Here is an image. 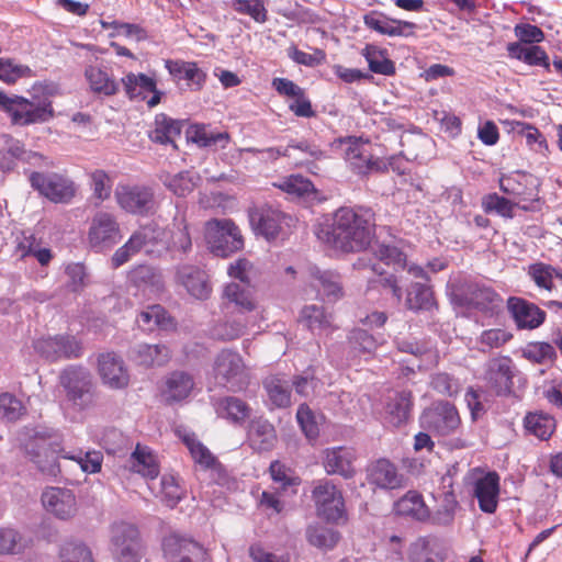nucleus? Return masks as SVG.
Listing matches in <instances>:
<instances>
[{"label": "nucleus", "mask_w": 562, "mask_h": 562, "mask_svg": "<svg viewBox=\"0 0 562 562\" xmlns=\"http://www.w3.org/2000/svg\"><path fill=\"white\" fill-rule=\"evenodd\" d=\"M317 237L336 249L360 251L370 245L372 224L368 214L340 207L334 213L331 224L317 232Z\"/></svg>", "instance_id": "obj_1"}, {"label": "nucleus", "mask_w": 562, "mask_h": 562, "mask_svg": "<svg viewBox=\"0 0 562 562\" xmlns=\"http://www.w3.org/2000/svg\"><path fill=\"white\" fill-rule=\"evenodd\" d=\"M194 387L193 378L184 371H173L166 375L159 387L161 398L173 404L186 400Z\"/></svg>", "instance_id": "obj_22"}, {"label": "nucleus", "mask_w": 562, "mask_h": 562, "mask_svg": "<svg viewBox=\"0 0 562 562\" xmlns=\"http://www.w3.org/2000/svg\"><path fill=\"white\" fill-rule=\"evenodd\" d=\"M130 469L142 476L154 480L159 474V465L156 456L146 447L137 445L128 459Z\"/></svg>", "instance_id": "obj_32"}, {"label": "nucleus", "mask_w": 562, "mask_h": 562, "mask_svg": "<svg viewBox=\"0 0 562 562\" xmlns=\"http://www.w3.org/2000/svg\"><path fill=\"white\" fill-rule=\"evenodd\" d=\"M122 85L124 87L126 95L133 99L145 100L146 94L149 91H155L156 81L154 78L145 74L128 72L122 78Z\"/></svg>", "instance_id": "obj_40"}, {"label": "nucleus", "mask_w": 562, "mask_h": 562, "mask_svg": "<svg viewBox=\"0 0 562 562\" xmlns=\"http://www.w3.org/2000/svg\"><path fill=\"white\" fill-rule=\"evenodd\" d=\"M413 407L411 391H398L393 396H390L385 406V420L398 427L406 423Z\"/></svg>", "instance_id": "obj_28"}, {"label": "nucleus", "mask_w": 562, "mask_h": 562, "mask_svg": "<svg viewBox=\"0 0 562 562\" xmlns=\"http://www.w3.org/2000/svg\"><path fill=\"white\" fill-rule=\"evenodd\" d=\"M363 56L366 57L369 64V69L372 72L385 76H390L395 72L394 63L386 58L378 48L373 46H367L363 49Z\"/></svg>", "instance_id": "obj_58"}, {"label": "nucleus", "mask_w": 562, "mask_h": 562, "mask_svg": "<svg viewBox=\"0 0 562 562\" xmlns=\"http://www.w3.org/2000/svg\"><path fill=\"white\" fill-rule=\"evenodd\" d=\"M368 481L376 487L394 490L402 486L403 477L393 463L380 459L368 468Z\"/></svg>", "instance_id": "obj_26"}, {"label": "nucleus", "mask_w": 562, "mask_h": 562, "mask_svg": "<svg viewBox=\"0 0 562 562\" xmlns=\"http://www.w3.org/2000/svg\"><path fill=\"white\" fill-rule=\"evenodd\" d=\"M31 186L53 202H67L76 192L74 182L59 173L32 172Z\"/></svg>", "instance_id": "obj_11"}, {"label": "nucleus", "mask_w": 562, "mask_h": 562, "mask_svg": "<svg viewBox=\"0 0 562 562\" xmlns=\"http://www.w3.org/2000/svg\"><path fill=\"white\" fill-rule=\"evenodd\" d=\"M348 342L355 356H370L376 348L374 337L363 329L351 330Z\"/></svg>", "instance_id": "obj_56"}, {"label": "nucleus", "mask_w": 562, "mask_h": 562, "mask_svg": "<svg viewBox=\"0 0 562 562\" xmlns=\"http://www.w3.org/2000/svg\"><path fill=\"white\" fill-rule=\"evenodd\" d=\"M137 323L144 330H153L156 327L168 328L172 319L161 305H151L140 312Z\"/></svg>", "instance_id": "obj_46"}, {"label": "nucleus", "mask_w": 562, "mask_h": 562, "mask_svg": "<svg viewBox=\"0 0 562 562\" xmlns=\"http://www.w3.org/2000/svg\"><path fill=\"white\" fill-rule=\"evenodd\" d=\"M515 206H519V204L513 203L510 200L497 193L486 194L482 199V207L485 213H496L504 218H513L515 216Z\"/></svg>", "instance_id": "obj_50"}, {"label": "nucleus", "mask_w": 562, "mask_h": 562, "mask_svg": "<svg viewBox=\"0 0 562 562\" xmlns=\"http://www.w3.org/2000/svg\"><path fill=\"white\" fill-rule=\"evenodd\" d=\"M406 307L412 311L430 310L435 305L430 286L422 282H414L407 290Z\"/></svg>", "instance_id": "obj_43"}, {"label": "nucleus", "mask_w": 562, "mask_h": 562, "mask_svg": "<svg viewBox=\"0 0 562 562\" xmlns=\"http://www.w3.org/2000/svg\"><path fill=\"white\" fill-rule=\"evenodd\" d=\"M218 417L228 423L241 426L252 413L247 402L236 396H224L214 404Z\"/></svg>", "instance_id": "obj_27"}, {"label": "nucleus", "mask_w": 562, "mask_h": 562, "mask_svg": "<svg viewBox=\"0 0 562 562\" xmlns=\"http://www.w3.org/2000/svg\"><path fill=\"white\" fill-rule=\"evenodd\" d=\"M222 297L227 304H233L239 312H251L256 308L252 291L247 284L231 282L222 292Z\"/></svg>", "instance_id": "obj_37"}, {"label": "nucleus", "mask_w": 562, "mask_h": 562, "mask_svg": "<svg viewBox=\"0 0 562 562\" xmlns=\"http://www.w3.org/2000/svg\"><path fill=\"white\" fill-rule=\"evenodd\" d=\"M98 373L102 383L109 389L123 390L128 386V368L124 359L114 351L102 352L98 356Z\"/></svg>", "instance_id": "obj_12"}, {"label": "nucleus", "mask_w": 562, "mask_h": 562, "mask_svg": "<svg viewBox=\"0 0 562 562\" xmlns=\"http://www.w3.org/2000/svg\"><path fill=\"white\" fill-rule=\"evenodd\" d=\"M249 223L256 235L267 240L276 239L282 231L285 215L272 206L261 205L249 210Z\"/></svg>", "instance_id": "obj_16"}, {"label": "nucleus", "mask_w": 562, "mask_h": 562, "mask_svg": "<svg viewBox=\"0 0 562 562\" xmlns=\"http://www.w3.org/2000/svg\"><path fill=\"white\" fill-rule=\"evenodd\" d=\"M311 286L316 290V296L328 302H336L342 297L341 278L330 270H321L317 267L310 268Z\"/></svg>", "instance_id": "obj_21"}, {"label": "nucleus", "mask_w": 562, "mask_h": 562, "mask_svg": "<svg viewBox=\"0 0 562 562\" xmlns=\"http://www.w3.org/2000/svg\"><path fill=\"white\" fill-rule=\"evenodd\" d=\"M408 562H443L447 558L441 541L431 536L419 537L408 548Z\"/></svg>", "instance_id": "obj_24"}, {"label": "nucleus", "mask_w": 562, "mask_h": 562, "mask_svg": "<svg viewBox=\"0 0 562 562\" xmlns=\"http://www.w3.org/2000/svg\"><path fill=\"white\" fill-rule=\"evenodd\" d=\"M32 69L22 64L15 63L11 58H0V80L5 83H15L21 78L33 77Z\"/></svg>", "instance_id": "obj_54"}, {"label": "nucleus", "mask_w": 562, "mask_h": 562, "mask_svg": "<svg viewBox=\"0 0 562 562\" xmlns=\"http://www.w3.org/2000/svg\"><path fill=\"white\" fill-rule=\"evenodd\" d=\"M132 357L137 364L149 368L166 364L171 358V352L162 344H139L134 347Z\"/></svg>", "instance_id": "obj_31"}, {"label": "nucleus", "mask_w": 562, "mask_h": 562, "mask_svg": "<svg viewBox=\"0 0 562 562\" xmlns=\"http://www.w3.org/2000/svg\"><path fill=\"white\" fill-rule=\"evenodd\" d=\"M364 24L380 34L401 37L413 36L417 27L413 22L391 19L376 12L364 15Z\"/></svg>", "instance_id": "obj_23"}, {"label": "nucleus", "mask_w": 562, "mask_h": 562, "mask_svg": "<svg viewBox=\"0 0 562 562\" xmlns=\"http://www.w3.org/2000/svg\"><path fill=\"white\" fill-rule=\"evenodd\" d=\"M32 69L22 64L15 63L11 58H0V80L5 83H15L21 78L33 77Z\"/></svg>", "instance_id": "obj_55"}, {"label": "nucleus", "mask_w": 562, "mask_h": 562, "mask_svg": "<svg viewBox=\"0 0 562 562\" xmlns=\"http://www.w3.org/2000/svg\"><path fill=\"white\" fill-rule=\"evenodd\" d=\"M164 557L168 562H207L205 549L196 541L177 533L162 540Z\"/></svg>", "instance_id": "obj_10"}, {"label": "nucleus", "mask_w": 562, "mask_h": 562, "mask_svg": "<svg viewBox=\"0 0 562 562\" xmlns=\"http://www.w3.org/2000/svg\"><path fill=\"white\" fill-rule=\"evenodd\" d=\"M42 503L47 512L59 519H69L77 512L76 497L72 491L67 488H47L42 494Z\"/></svg>", "instance_id": "obj_20"}, {"label": "nucleus", "mask_w": 562, "mask_h": 562, "mask_svg": "<svg viewBox=\"0 0 562 562\" xmlns=\"http://www.w3.org/2000/svg\"><path fill=\"white\" fill-rule=\"evenodd\" d=\"M189 138L200 147H209L214 150L223 149L229 140L227 133H214L205 126H193L190 131Z\"/></svg>", "instance_id": "obj_44"}, {"label": "nucleus", "mask_w": 562, "mask_h": 562, "mask_svg": "<svg viewBox=\"0 0 562 562\" xmlns=\"http://www.w3.org/2000/svg\"><path fill=\"white\" fill-rule=\"evenodd\" d=\"M85 78L90 90L99 95L111 97L117 93L119 82L103 68L90 65L85 69Z\"/></svg>", "instance_id": "obj_29"}, {"label": "nucleus", "mask_w": 562, "mask_h": 562, "mask_svg": "<svg viewBox=\"0 0 562 562\" xmlns=\"http://www.w3.org/2000/svg\"><path fill=\"white\" fill-rule=\"evenodd\" d=\"M312 499L315 503L316 513L329 522H338L345 518L346 508L342 493L328 480L315 483L312 490Z\"/></svg>", "instance_id": "obj_7"}, {"label": "nucleus", "mask_w": 562, "mask_h": 562, "mask_svg": "<svg viewBox=\"0 0 562 562\" xmlns=\"http://www.w3.org/2000/svg\"><path fill=\"white\" fill-rule=\"evenodd\" d=\"M64 459L76 461L86 473H98L101 470L103 456L100 451H78L63 454Z\"/></svg>", "instance_id": "obj_57"}, {"label": "nucleus", "mask_w": 562, "mask_h": 562, "mask_svg": "<svg viewBox=\"0 0 562 562\" xmlns=\"http://www.w3.org/2000/svg\"><path fill=\"white\" fill-rule=\"evenodd\" d=\"M356 453L349 447L326 448L322 453V463L327 474H338L344 479H351L356 474L353 462Z\"/></svg>", "instance_id": "obj_17"}, {"label": "nucleus", "mask_w": 562, "mask_h": 562, "mask_svg": "<svg viewBox=\"0 0 562 562\" xmlns=\"http://www.w3.org/2000/svg\"><path fill=\"white\" fill-rule=\"evenodd\" d=\"M527 276L535 284L547 291H552L553 279L562 281V271L544 262H535L528 266Z\"/></svg>", "instance_id": "obj_42"}, {"label": "nucleus", "mask_w": 562, "mask_h": 562, "mask_svg": "<svg viewBox=\"0 0 562 562\" xmlns=\"http://www.w3.org/2000/svg\"><path fill=\"white\" fill-rule=\"evenodd\" d=\"M213 373L218 384L232 392L246 390L250 381L249 368L243 357L232 349H223L216 355Z\"/></svg>", "instance_id": "obj_3"}, {"label": "nucleus", "mask_w": 562, "mask_h": 562, "mask_svg": "<svg viewBox=\"0 0 562 562\" xmlns=\"http://www.w3.org/2000/svg\"><path fill=\"white\" fill-rule=\"evenodd\" d=\"M176 279L191 296L198 300H206L212 292L207 273L198 266L182 265L178 267Z\"/></svg>", "instance_id": "obj_18"}, {"label": "nucleus", "mask_w": 562, "mask_h": 562, "mask_svg": "<svg viewBox=\"0 0 562 562\" xmlns=\"http://www.w3.org/2000/svg\"><path fill=\"white\" fill-rule=\"evenodd\" d=\"M165 66L176 81L186 80L188 86L196 88L204 82L205 75L195 63L169 59Z\"/></svg>", "instance_id": "obj_36"}, {"label": "nucleus", "mask_w": 562, "mask_h": 562, "mask_svg": "<svg viewBox=\"0 0 562 562\" xmlns=\"http://www.w3.org/2000/svg\"><path fill=\"white\" fill-rule=\"evenodd\" d=\"M205 237L212 252L220 257H227L244 246L240 231L231 220L209 222Z\"/></svg>", "instance_id": "obj_6"}, {"label": "nucleus", "mask_w": 562, "mask_h": 562, "mask_svg": "<svg viewBox=\"0 0 562 562\" xmlns=\"http://www.w3.org/2000/svg\"><path fill=\"white\" fill-rule=\"evenodd\" d=\"M395 512L401 516L411 517L417 521L426 522L430 518V510L423 496L417 492H408L395 503Z\"/></svg>", "instance_id": "obj_34"}, {"label": "nucleus", "mask_w": 562, "mask_h": 562, "mask_svg": "<svg viewBox=\"0 0 562 562\" xmlns=\"http://www.w3.org/2000/svg\"><path fill=\"white\" fill-rule=\"evenodd\" d=\"M232 8L245 15H249L258 23L267 21V10L262 0H233Z\"/></svg>", "instance_id": "obj_60"}, {"label": "nucleus", "mask_w": 562, "mask_h": 562, "mask_svg": "<svg viewBox=\"0 0 562 562\" xmlns=\"http://www.w3.org/2000/svg\"><path fill=\"white\" fill-rule=\"evenodd\" d=\"M0 110L10 116L12 124L20 126L44 123L54 115L52 103L47 100L33 102L3 91H0Z\"/></svg>", "instance_id": "obj_2"}, {"label": "nucleus", "mask_w": 562, "mask_h": 562, "mask_svg": "<svg viewBox=\"0 0 562 562\" xmlns=\"http://www.w3.org/2000/svg\"><path fill=\"white\" fill-rule=\"evenodd\" d=\"M474 495L477 498L480 509L493 514L498 504L499 476L496 472H488L476 480Z\"/></svg>", "instance_id": "obj_25"}, {"label": "nucleus", "mask_w": 562, "mask_h": 562, "mask_svg": "<svg viewBox=\"0 0 562 562\" xmlns=\"http://www.w3.org/2000/svg\"><path fill=\"white\" fill-rule=\"evenodd\" d=\"M120 224L113 213L99 211L90 222L88 243L97 251L109 249L121 239Z\"/></svg>", "instance_id": "obj_9"}, {"label": "nucleus", "mask_w": 562, "mask_h": 562, "mask_svg": "<svg viewBox=\"0 0 562 562\" xmlns=\"http://www.w3.org/2000/svg\"><path fill=\"white\" fill-rule=\"evenodd\" d=\"M306 537L312 546L324 550L333 549L340 538L338 531L321 525L310 526Z\"/></svg>", "instance_id": "obj_47"}, {"label": "nucleus", "mask_w": 562, "mask_h": 562, "mask_svg": "<svg viewBox=\"0 0 562 562\" xmlns=\"http://www.w3.org/2000/svg\"><path fill=\"white\" fill-rule=\"evenodd\" d=\"M244 333V325L236 321H224L215 324L211 329L213 338L228 341L240 337Z\"/></svg>", "instance_id": "obj_64"}, {"label": "nucleus", "mask_w": 562, "mask_h": 562, "mask_svg": "<svg viewBox=\"0 0 562 562\" xmlns=\"http://www.w3.org/2000/svg\"><path fill=\"white\" fill-rule=\"evenodd\" d=\"M29 542L13 528H0V554H16L22 552Z\"/></svg>", "instance_id": "obj_53"}, {"label": "nucleus", "mask_w": 562, "mask_h": 562, "mask_svg": "<svg viewBox=\"0 0 562 562\" xmlns=\"http://www.w3.org/2000/svg\"><path fill=\"white\" fill-rule=\"evenodd\" d=\"M507 307L519 329H535L546 319V312L521 297H509Z\"/></svg>", "instance_id": "obj_19"}, {"label": "nucleus", "mask_w": 562, "mask_h": 562, "mask_svg": "<svg viewBox=\"0 0 562 562\" xmlns=\"http://www.w3.org/2000/svg\"><path fill=\"white\" fill-rule=\"evenodd\" d=\"M35 350L47 360L78 358L82 353L81 344L68 335L41 338L34 344Z\"/></svg>", "instance_id": "obj_15"}, {"label": "nucleus", "mask_w": 562, "mask_h": 562, "mask_svg": "<svg viewBox=\"0 0 562 562\" xmlns=\"http://www.w3.org/2000/svg\"><path fill=\"white\" fill-rule=\"evenodd\" d=\"M270 409L286 408L291 405V384L285 379L272 375L263 381Z\"/></svg>", "instance_id": "obj_33"}, {"label": "nucleus", "mask_w": 562, "mask_h": 562, "mask_svg": "<svg viewBox=\"0 0 562 562\" xmlns=\"http://www.w3.org/2000/svg\"><path fill=\"white\" fill-rule=\"evenodd\" d=\"M181 134V123L166 114H158L155 117L153 130L149 132V138L159 144H173Z\"/></svg>", "instance_id": "obj_38"}, {"label": "nucleus", "mask_w": 562, "mask_h": 562, "mask_svg": "<svg viewBox=\"0 0 562 562\" xmlns=\"http://www.w3.org/2000/svg\"><path fill=\"white\" fill-rule=\"evenodd\" d=\"M301 321L313 333H321L331 327V315L326 313L323 306H305L301 312Z\"/></svg>", "instance_id": "obj_45"}, {"label": "nucleus", "mask_w": 562, "mask_h": 562, "mask_svg": "<svg viewBox=\"0 0 562 562\" xmlns=\"http://www.w3.org/2000/svg\"><path fill=\"white\" fill-rule=\"evenodd\" d=\"M439 505L437 509L431 514L430 518L426 522H430L434 526L450 527L452 526L457 510L459 509V503L453 491H443L439 497Z\"/></svg>", "instance_id": "obj_35"}, {"label": "nucleus", "mask_w": 562, "mask_h": 562, "mask_svg": "<svg viewBox=\"0 0 562 562\" xmlns=\"http://www.w3.org/2000/svg\"><path fill=\"white\" fill-rule=\"evenodd\" d=\"M60 562H94L91 550L82 542L68 540L59 550Z\"/></svg>", "instance_id": "obj_48"}, {"label": "nucleus", "mask_w": 562, "mask_h": 562, "mask_svg": "<svg viewBox=\"0 0 562 562\" xmlns=\"http://www.w3.org/2000/svg\"><path fill=\"white\" fill-rule=\"evenodd\" d=\"M161 501L168 507H175L184 496V488L173 474H164L160 480Z\"/></svg>", "instance_id": "obj_51"}, {"label": "nucleus", "mask_w": 562, "mask_h": 562, "mask_svg": "<svg viewBox=\"0 0 562 562\" xmlns=\"http://www.w3.org/2000/svg\"><path fill=\"white\" fill-rule=\"evenodd\" d=\"M183 441L196 463L207 469L215 465L216 460L213 454L195 438L194 435H186L183 437Z\"/></svg>", "instance_id": "obj_59"}, {"label": "nucleus", "mask_w": 562, "mask_h": 562, "mask_svg": "<svg viewBox=\"0 0 562 562\" xmlns=\"http://www.w3.org/2000/svg\"><path fill=\"white\" fill-rule=\"evenodd\" d=\"M25 414L22 402L10 393L0 395V416L8 422H15Z\"/></svg>", "instance_id": "obj_63"}, {"label": "nucleus", "mask_w": 562, "mask_h": 562, "mask_svg": "<svg viewBox=\"0 0 562 562\" xmlns=\"http://www.w3.org/2000/svg\"><path fill=\"white\" fill-rule=\"evenodd\" d=\"M338 144L345 160L357 175L364 176L371 172H382L387 169L386 162L383 159L372 155L368 140L349 136L339 139Z\"/></svg>", "instance_id": "obj_5"}, {"label": "nucleus", "mask_w": 562, "mask_h": 562, "mask_svg": "<svg viewBox=\"0 0 562 562\" xmlns=\"http://www.w3.org/2000/svg\"><path fill=\"white\" fill-rule=\"evenodd\" d=\"M248 437L251 447L257 451H269L277 441L273 425L268 419L261 417L251 420Z\"/></svg>", "instance_id": "obj_30"}, {"label": "nucleus", "mask_w": 562, "mask_h": 562, "mask_svg": "<svg viewBox=\"0 0 562 562\" xmlns=\"http://www.w3.org/2000/svg\"><path fill=\"white\" fill-rule=\"evenodd\" d=\"M483 378L496 395L510 394L514 378L513 360L506 356L490 359L484 366Z\"/></svg>", "instance_id": "obj_13"}, {"label": "nucleus", "mask_w": 562, "mask_h": 562, "mask_svg": "<svg viewBox=\"0 0 562 562\" xmlns=\"http://www.w3.org/2000/svg\"><path fill=\"white\" fill-rule=\"evenodd\" d=\"M512 337L513 335L510 333L501 328L484 330L479 338L480 350L482 352H488L492 349L499 348L509 341Z\"/></svg>", "instance_id": "obj_62"}, {"label": "nucleus", "mask_w": 562, "mask_h": 562, "mask_svg": "<svg viewBox=\"0 0 562 562\" xmlns=\"http://www.w3.org/2000/svg\"><path fill=\"white\" fill-rule=\"evenodd\" d=\"M199 179V176L194 172L182 171L167 177L164 183L175 194L184 196L195 188Z\"/></svg>", "instance_id": "obj_52"}, {"label": "nucleus", "mask_w": 562, "mask_h": 562, "mask_svg": "<svg viewBox=\"0 0 562 562\" xmlns=\"http://www.w3.org/2000/svg\"><path fill=\"white\" fill-rule=\"evenodd\" d=\"M117 204L127 213L148 214L155 207L154 193L147 187L119 186L115 190Z\"/></svg>", "instance_id": "obj_14"}, {"label": "nucleus", "mask_w": 562, "mask_h": 562, "mask_svg": "<svg viewBox=\"0 0 562 562\" xmlns=\"http://www.w3.org/2000/svg\"><path fill=\"white\" fill-rule=\"evenodd\" d=\"M142 541L139 530L135 525L126 521H119L111 526V551Z\"/></svg>", "instance_id": "obj_41"}, {"label": "nucleus", "mask_w": 562, "mask_h": 562, "mask_svg": "<svg viewBox=\"0 0 562 562\" xmlns=\"http://www.w3.org/2000/svg\"><path fill=\"white\" fill-rule=\"evenodd\" d=\"M65 273L67 277L66 286L71 292H80L89 283V274L82 263H69Z\"/></svg>", "instance_id": "obj_61"}, {"label": "nucleus", "mask_w": 562, "mask_h": 562, "mask_svg": "<svg viewBox=\"0 0 562 562\" xmlns=\"http://www.w3.org/2000/svg\"><path fill=\"white\" fill-rule=\"evenodd\" d=\"M525 429L539 438L548 440L555 430L557 423L552 415L544 412L528 413L524 418Z\"/></svg>", "instance_id": "obj_39"}, {"label": "nucleus", "mask_w": 562, "mask_h": 562, "mask_svg": "<svg viewBox=\"0 0 562 562\" xmlns=\"http://www.w3.org/2000/svg\"><path fill=\"white\" fill-rule=\"evenodd\" d=\"M60 385L66 392L67 401L77 409L83 411L94 403V384L88 370L70 367L60 374Z\"/></svg>", "instance_id": "obj_4"}, {"label": "nucleus", "mask_w": 562, "mask_h": 562, "mask_svg": "<svg viewBox=\"0 0 562 562\" xmlns=\"http://www.w3.org/2000/svg\"><path fill=\"white\" fill-rule=\"evenodd\" d=\"M420 424L425 429L445 437L457 431L461 419L453 404L440 401L424 411Z\"/></svg>", "instance_id": "obj_8"}, {"label": "nucleus", "mask_w": 562, "mask_h": 562, "mask_svg": "<svg viewBox=\"0 0 562 562\" xmlns=\"http://www.w3.org/2000/svg\"><path fill=\"white\" fill-rule=\"evenodd\" d=\"M132 236L139 244L142 249H146L147 252L153 251V247L164 241L165 231L157 224L150 223L139 227L135 231Z\"/></svg>", "instance_id": "obj_49"}]
</instances>
